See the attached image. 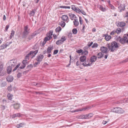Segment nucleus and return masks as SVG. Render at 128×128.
<instances>
[{
    "instance_id": "aec40b11",
    "label": "nucleus",
    "mask_w": 128,
    "mask_h": 128,
    "mask_svg": "<svg viewBox=\"0 0 128 128\" xmlns=\"http://www.w3.org/2000/svg\"><path fill=\"white\" fill-rule=\"evenodd\" d=\"M89 109V108H88L86 107L85 108H83L81 110L77 109V110H75L74 111H73V112H78L79 111L84 110H86V109Z\"/></svg>"
},
{
    "instance_id": "09e8293b",
    "label": "nucleus",
    "mask_w": 128,
    "mask_h": 128,
    "mask_svg": "<svg viewBox=\"0 0 128 128\" xmlns=\"http://www.w3.org/2000/svg\"><path fill=\"white\" fill-rule=\"evenodd\" d=\"M26 66L25 65H24L23 64L22 66L20 67L19 68H18V70H19V69H23Z\"/></svg>"
},
{
    "instance_id": "69168bd1",
    "label": "nucleus",
    "mask_w": 128,
    "mask_h": 128,
    "mask_svg": "<svg viewBox=\"0 0 128 128\" xmlns=\"http://www.w3.org/2000/svg\"><path fill=\"white\" fill-rule=\"evenodd\" d=\"M84 115V119H88V116L87 115V114H86V115Z\"/></svg>"
},
{
    "instance_id": "4468645a",
    "label": "nucleus",
    "mask_w": 128,
    "mask_h": 128,
    "mask_svg": "<svg viewBox=\"0 0 128 128\" xmlns=\"http://www.w3.org/2000/svg\"><path fill=\"white\" fill-rule=\"evenodd\" d=\"M100 49L103 53H106L107 52L108 48L104 46H102L101 47Z\"/></svg>"
},
{
    "instance_id": "a878e982",
    "label": "nucleus",
    "mask_w": 128,
    "mask_h": 128,
    "mask_svg": "<svg viewBox=\"0 0 128 128\" xmlns=\"http://www.w3.org/2000/svg\"><path fill=\"white\" fill-rule=\"evenodd\" d=\"M24 123H20L19 124H17L16 126V127L17 128H19L22 127L24 125Z\"/></svg>"
},
{
    "instance_id": "f704fd0d",
    "label": "nucleus",
    "mask_w": 128,
    "mask_h": 128,
    "mask_svg": "<svg viewBox=\"0 0 128 128\" xmlns=\"http://www.w3.org/2000/svg\"><path fill=\"white\" fill-rule=\"evenodd\" d=\"M62 30L61 27L60 26L58 27L56 29V32H59Z\"/></svg>"
},
{
    "instance_id": "774afa93",
    "label": "nucleus",
    "mask_w": 128,
    "mask_h": 128,
    "mask_svg": "<svg viewBox=\"0 0 128 128\" xmlns=\"http://www.w3.org/2000/svg\"><path fill=\"white\" fill-rule=\"evenodd\" d=\"M36 35V32H34L31 36L32 37L31 38H32L34 36H35Z\"/></svg>"
},
{
    "instance_id": "20e7f679",
    "label": "nucleus",
    "mask_w": 128,
    "mask_h": 128,
    "mask_svg": "<svg viewBox=\"0 0 128 128\" xmlns=\"http://www.w3.org/2000/svg\"><path fill=\"white\" fill-rule=\"evenodd\" d=\"M112 111L117 113H123L124 112V110L122 108L118 107H116L112 110Z\"/></svg>"
},
{
    "instance_id": "680f3d73",
    "label": "nucleus",
    "mask_w": 128,
    "mask_h": 128,
    "mask_svg": "<svg viewBox=\"0 0 128 128\" xmlns=\"http://www.w3.org/2000/svg\"><path fill=\"white\" fill-rule=\"evenodd\" d=\"M109 120H108L107 121H104V120H103V122H102V123L103 124H105L107 123V122H108L109 121Z\"/></svg>"
},
{
    "instance_id": "9b49d317",
    "label": "nucleus",
    "mask_w": 128,
    "mask_h": 128,
    "mask_svg": "<svg viewBox=\"0 0 128 128\" xmlns=\"http://www.w3.org/2000/svg\"><path fill=\"white\" fill-rule=\"evenodd\" d=\"M125 5L124 4H121L118 7V8L120 10V12L124 10L125 8Z\"/></svg>"
},
{
    "instance_id": "338daca9",
    "label": "nucleus",
    "mask_w": 128,
    "mask_h": 128,
    "mask_svg": "<svg viewBox=\"0 0 128 128\" xmlns=\"http://www.w3.org/2000/svg\"><path fill=\"white\" fill-rule=\"evenodd\" d=\"M89 47L88 46H86L84 47V50H87V49H88Z\"/></svg>"
},
{
    "instance_id": "4be33fe9",
    "label": "nucleus",
    "mask_w": 128,
    "mask_h": 128,
    "mask_svg": "<svg viewBox=\"0 0 128 128\" xmlns=\"http://www.w3.org/2000/svg\"><path fill=\"white\" fill-rule=\"evenodd\" d=\"M12 67H11L10 66H9L8 67L7 70V73L9 74H10L12 70Z\"/></svg>"
},
{
    "instance_id": "603ef678",
    "label": "nucleus",
    "mask_w": 128,
    "mask_h": 128,
    "mask_svg": "<svg viewBox=\"0 0 128 128\" xmlns=\"http://www.w3.org/2000/svg\"><path fill=\"white\" fill-rule=\"evenodd\" d=\"M87 115L88 116V118H89L92 117L93 116V114H87Z\"/></svg>"
},
{
    "instance_id": "c756f323",
    "label": "nucleus",
    "mask_w": 128,
    "mask_h": 128,
    "mask_svg": "<svg viewBox=\"0 0 128 128\" xmlns=\"http://www.w3.org/2000/svg\"><path fill=\"white\" fill-rule=\"evenodd\" d=\"M15 32L13 30H12L11 31V33L10 36V39H11L14 36V34Z\"/></svg>"
},
{
    "instance_id": "0e129e2a",
    "label": "nucleus",
    "mask_w": 128,
    "mask_h": 128,
    "mask_svg": "<svg viewBox=\"0 0 128 128\" xmlns=\"http://www.w3.org/2000/svg\"><path fill=\"white\" fill-rule=\"evenodd\" d=\"M9 25H7L6 26L5 28V30L6 31H7L9 27Z\"/></svg>"
},
{
    "instance_id": "c9c22d12",
    "label": "nucleus",
    "mask_w": 128,
    "mask_h": 128,
    "mask_svg": "<svg viewBox=\"0 0 128 128\" xmlns=\"http://www.w3.org/2000/svg\"><path fill=\"white\" fill-rule=\"evenodd\" d=\"M8 99L10 100H11L12 99L13 95L10 94H8Z\"/></svg>"
},
{
    "instance_id": "bb28decb",
    "label": "nucleus",
    "mask_w": 128,
    "mask_h": 128,
    "mask_svg": "<svg viewBox=\"0 0 128 128\" xmlns=\"http://www.w3.org/2000/svg\"><path fill=\"white\" fill-rule=\"evenodd\" d=\"M105 38L106 41H108L111 38V36H110L106 35L105 36Z\"/></svg>"
},
{
    "instance_id": "5fc2aeb1",
    "label": "nucleus",
    "mask_w": 128,
    "mask_h": 128,
    "mask_svg": "<svg viewBox=\"0 0 128 128\" xmlns=\"http://www.w3.org/2000/svg\"><path fill=\"white\" fill-rule=\"evenodd\" d=\"M8 89L9 91H10L12 90V86L10 85L8 87Z\"/></svg>"
},
{
    "instance_id": "6e6552de",
    "label": "nucleus",
    "mask_w": 128,
    "mask_h": 128,
    "mask_svg": "<svg viewBox=\"0 0 128 128\" xmlns=\"http://www.w3.org/2000/svg\"><path fill=\"white\" fill-rule=\"evenodd\" d=\"M44 57L43 55L40 54L36 56V60L38 62H40L42 61Z\"/></svg>"
},
{
    "instance_id": "13d9d810",
    "label": "nucleus",
    "mask_w": 128,
    "mask_h": 128,
    "mask_svg": "<svg viewBox=\"0 0 128 128\" xmlns=\"http://www.w3.org/2000/svg\"><path fill=\"white\" fill-rule=\"evenodd\" d=\"M93 42H92L88 43V45L89 47H90L92 44Z\"/></svg>"
},
{
    "instance_id": "7c9ffc66",
    "label": "nucleus",
    "mask_w": 128,
    "mask_h": 128,
    "mask_svg": "<svg viewBox=\"0 0 128 128\" xmlns=\"http://www.w3.org/2000/svg\"><path fill=\"white\" fill-rule=\"evenodd\" d=\"M88 54V52L87 50H84L82 51V54L87 55Z\"/></svg>"
},
{
    "instance_id": "423d86ee",
    "label": "nucleus",
    "mask_w": 128,
    "mask_h": 128,
    "mask_svg": "<svg viewBox=\"0 0 128 128\" xmlns=\"http://www.w3.org/2000/svg\"><path fill=\"white\" fill-rule=\"evenodd\" d=\"M16 60L12 59L9 61L8 62V64L9 66L12 68L16 65Z\"/></svg>"
},
{
    "instance_id": "4c0bfd02",
    "label": "nucleus",
    "mask_w": 128,
    "mask_h": 128,
    "mask_svg": "<svg viewBox=\"0 0 128 128\" xmlns=\"http://www.w3.org/2000/svg\"><path fill=\"white\" fill-rule=\"evenodd\" d=\"M6 85V84L5 82H2L0 85L1 87L5 86Z\"/></svg>"
},
{
    "instance_id": "7ed1b4c3",
    "label": "nucleus",
    "mask_w": 128,
    "mask_h": 128,
    "mask_svg": "<svg viewBox=\"0 0 128 128\" xmlns=\"http://www.w3.org/2000/svg\"><path fill=\"white\" fill-rule=\"evenodd\" d=\"M107 47L111 52H114L117 48L118 47L117 43L114 41L112 42L111 44H107Z\"/></svg>"
},
{
    "instance_id": "5701e85b",
    "label": "nucleus",
    "mask_w": 128,
    "mask_h": 128,
    "mask_svg": "<svg viewBox=\"0 0 128 128\" xmlns=\"http://www.w3.org/2000/svg\"><path fill=\"white\" fill-rule=\"evenodd\" d=\"M47 36L46 37L44 40L45 42H47L48 40H50L52 38V37L50 36Z\"/></svg>"
},
{
    "instance_id": "1a4fd4ad",
    "label": "nucleus",
    "mask_w": 128,
    "mask_h": 128,
    "mask_svg": "<svg viewBox=\"0 0 128 128\" xmlns=\"http://www.w3.org/2000/svg\"><path fill=\"white\" fill-rule=\"evenodd\" d=\"M4 65L2 63H0V76H2L4 75V73L2 70Z\"/></svg>"
},
{
    "instance_id": "2f4dec72",
    "label": "nucleus",
    "mask_w": 128,
    "mask_h": 128,
    "mask_svg": "<svg viewBox=\"0 0 128 128\" xmlns=\"http://www.w3.org/2000/svg\"><path fill=\"white\" fill-rule=\"evenodd\" d=\"M60 7L61 8H68L70 9V7L69 6H60Z\"/></svg>"
},
{
    "instance_id": "72a5a7b5",
    "label": "nucleus",
    "mask_w": 128,
    "mask_h": 128,
    "mask_svg": "<svg viewBox=\"0 0 128 128\" xmlns=\"http://www.w3.org/2000/svg\"><path fill=\"white\" fill-rule=\"evenodd\" d=\"M63 43L62 42L61 40H60L56 41V44L58 45H60L61 44H62Z\"/></svg>"
},
{
    "instance_id": "a18cd8bd",
    "label": "nucleus",
    "mask_w": 128,
    "mask_h": 128,
    "mask_svg": "<svg viewBox=\"0 0 128 128\" xmlns=\"http://www.w3.org/2000/svg\"><path fill=\"white\" fill-rule=\"evenodd\" d=\"M98 46V44L96 43H94L92 46V48H96Z\"/></svg>"
},
{
    "instance_id": "393cba45",
    "label": "nucleus",
    "mask_w": 128,
    "mask_h": 128,
    "mask_svg": "<svg viewBox=\"0 0 128 128\" xmlns=\"http://www.w3.org/2000/svg\"><path fill=\"white\" fill-rule=\"evenodd\" d=\"M103 56V54L102 52H100L98 53L97 55V58H102Z\"/></svg>"
},
{
    "instance_id": "e433bc0d",
    "label": "nucleus",
    "mask_w": 128,
    "mask_h": 128,
    "mask_svg": "<svg viewBox=\"0 0 128 128\" xmlns=\"http://www.w3.org/2000/svg\"><path fill=\"white\" fill-rule=\"evenodd\" d=\"M53 31H50L49 33L46 34V36H50L52 37V35Z\"/></svg>"
},
{
    "instance_id": "dca6fc26",
    "label": "nucleus",
    "mask_w": 128,
    "mask_h": 128,
    "mask_svg": "<svg viewBox=\"0 0 128 128\" xmlns=\"http://www.w3.org/2000/svg\"><path fill=\"white\" fill-rule=\"evenodd\" d=\"M13 77L12 76H10L7 77L6 78L8 82H12L13 80Z\"/></svg>"
},
{
    "instance_id": "6e6d98bb",
    "label": "nucleus",
    "mask_w": 128,
    "mask_h": 128,
    "mask_svg": "<svg viewBox=\"0 0 128 128\" xmlns=\"http://www.w3.org/2000/svg\"><path fill=\"white\" fill-rule=\"evenodd\" d=\"M123 101L125 103H128V98H127L124 100Z\"/></svg>"
},
{
    "instance_id": "f03ea898",
    "label": "nucleus",
    "mask_w": 128,
    "mask_h": 128,
    "mask_svg": "<svg viewBox=\"0 0 128 128\" xmlns=\"http://www.w3.org/2000/svg\"><path fill=\"white\" fill-rule=\"evenodd\" d=\"M115 40L122 44L126 43L128 44V33L126 35H124L123 38H121L119 36H116L115 38Z\"/></svg>"
},
{
    "instance_id": "a19ab883",
    "label": "nucleus",
    "mask_w": 128,
    "mask_h": 128,
    "mask_svg": "<svg viewBox=\"0 0 128 128\" xmlns=\"http://www.w3.org/2000/svg\"><path fill=\"white\" fill-rule=\"evenodd\" d=\"M20 64H18L14 68L13 70V71L14 72L16 70L17 68L19 67L20 66Z\"/></svg>"
},
{
    "instance_id": "39448f33",
    "label": "nucleus",
    "mask_w": 128,
    "mask_h": 128,
    "mask_svg": "<svg viewBox=\"0 0 128 128\" xmlns=\"http://www.w3.org/2000/svg\"><path fill=\"white\" fill-rule=\"evenodd\" d=\"M30 30V29L28 28V25H26L24 27V31L22 33L23 38H25L29 33Z\"/></svg>"
},
{
    "instance_id": "bf43d9fd",
    "label": "nucleus",
    "mask_w": 128,
    "mask_h": 128,
    "mask_svg": "<svg viewBox=\"0 0 128 128\" xmlns=\"http://www.w3.org/2000/svg\"><path fill=\"white\" fill-rule=\"evenodd\" d=\"M115 33H116V32L115 30L111 32L110 33V34L111 35H113L115 34Z\"/></svg>"
},
{
    "instance_id": "3c124183",
    "label": "nucleus",
    "mask_w": 128,
    "mask_h": 128,
    "mask_svg": "<svg viewBox=\"0 0 128 128\" xmlns=\"http://www.w3.org/2000/svg\"><path fill=\"white\" fill-rule=\"evenodd\" d=\"M79 21L80 24L81 25L82 23L83 20L82 18L80 17H79Z\"/></svg>"
},
{
    "instance_id": "e2e57ef3",
    "label": "nucleus",
    "mask_w": 128,
    "mask_h": 128,
    "mask_svg": "<svg viewBox=\"0 0 128 128\" xmlns=\"http://www.w3.org/2000/svg\"><path fill=\"white\" fill-rule=\"evenodd\" d=\"M80 13H81L84 15H86V13L84 10H81Z\"/></svg>"
},
{
    "instance_id": "de8ad7c7",
    "label": "nucleus",
    "mask_w": 128,
    "mask_h": 128,
    "mask_svg": "<svg viewBox=\"0 0 128 128\" xmlns=\"http://www.w3.org/2000/svg\"><path fill=\"white\" fill-rule=\"evenodd\" d=\"M76 8H77L74 5H72V9L74 10L75 11Z\"/></svg>"
},
{
    "instance_id": "ea45409f",
    "label": "nucleus",
    "mask_w": 128,
    "mask_h": 128,
    "mask_svg": "<svg viewBox=\"0 0 128 128\" xmlns=\"http://www.w3.org/2000/svg\"><path fill=\"white\" fill-rule=\"evenodd\" d=\"M40 83H36L34 82L32 83V85L33 86H40Z\"/></svg>"
},
{
    "instance_id": "864d4df0",
    "label": "nucleus",
    "mask_w": 128,
    "mask_h": 128,
    "mask_svg": "<svg viewBox=\"0 0 128 128\" xmlns=\"http://www.w3.org/2000/svg\"><path fill=\"white\" fill-rule=\"evenodd\" d=\"M83 50L82 49H80L79 50H78L76 51V52L78 54H80L81 53H82V52Z\"/></svg>"
},
{
    "instance_id": "b1692460",
    "label": "nucleus",
    "mask_w": 128,
    "mask_h": 128,
    "mask_svg": "<svg viewBox=\"0 0 128 128\" xmlns=\"http://www.w3.org/2000/svg\"><path fill=\"white\" fill-rule=\"evenodd\" d=\"M69 15L71 19L72 20H73L74 19V18L75 16V14H73L70 13L69 14Z\"/></svg>"
},
{
    "instance_id": "f8f14e48",
    "label": "nucleus",
    "mask_w": 128,
    "mask_h": 128,
    "mask_svg": "<svg viewBox=\"0 0 128 128\" xmlns=\"http://www.w3.org/2000/svg\"><path fill=\"white\" fill-rule=\"evenodd\" d=\"M98 7L100 10L103 12L106 11L107 10V8L106 9L105 8H104L102 6L100 5H98Z\"/></svg>"
},
{
    "instance_id": "4d7b16f0",
    "label": "nucleus",
    "mask_w": 128,
    "mask_h": 128,
    "mask_svg": "<svg viewBox=\"0 0 128 128\" xmlns=\"http://www.w3.org/2000/svg\"><path fill=\"white\" fill-rule=\"evenodd\" d=\"M58 50H54V54H56L58 52Z\"/></svg>"
},
{
    "instance_id": "c03bdc74",
    "label": "nucleus",
    "mask_w": 128,
    "mask_h": 128,
    "mask_svg": "<svg viewBox=\"0 0 128 128\" xmlns=\"http://www.w3.org/2000/svg\"><path fill=\"white\" fill-rule=\"evenodd\" d=\"M72 32L74 34H76L77 33V30L76 29L74 28L73 29Z\"/></svg>"
},
{
    "instance_id": "412c9836",
    "label": "nucleus",
    "mask_w": 128,
    "mask_h": 128,
    "mask_svg": "<svg viewBox=\"0 0 128 128\" xmlns=\"http://www.w3.org/2000/svg\"><path fill=\"white\" fill-rule=\"evenodd\" d=\"M73 23L74 25L76 26H78L79 24V23L78 21V20L76 19L75 20H74L73 21Z\"/></svg>"
},
{
    "instance_id": "cd10ccee",
    "label": "nucleus",
    "mask_w": 128,
    "mask_h": 128,
    "mask_svg": "<svg viewBox=\"0 0 128 128\" xmlns=\"http://www.w3.org/2000/svg\"><path fill=\"white\" fill-rule=\"evenodd\" d=\"M53 49V47H48L47 48V52L48 53H50L51 51V50Z\"/></svg>"
},
{
    "instance_id": "0eeeda50",
    "label": "nucleus",
    "mask_w": 128,
    "mask_h": 128,
    "mask_svg": "<svg viewBox=\"0 0 128 128\" xmlns=\"http://www.w3.org/2000/svg\"><path fill=\"white\" fill-rule=\"evenodd\" d=\"M92 64L89 59H87L86 60V61L82 64L84 66H91Z\"/></svg>"
},
{
    "instance_id": "79ce46f5",
    "label": "nucleus",
    "mask_w": 128,
    "mask_h": 128,
    "mask_svg": "<svg viewBox=\"0 0 128 128\" xmlns=\"http://www.w3.org/2000/svg\"><path fill=\"white\" fill-rule=\"evenodd\" d=\"M20 64H18L14 68L13 70V71L14 72L16 70L17 68L19 67L20 66Z\"/></svg>"
},
{
    "instance_id": "6ab92c4d",
    "label": "nucleus",
    "mask_w": 128,
    "mask_h": 128,
    "mask_svg": "<svg viewBox=\"0 0 128 128\" xmlns=\"http://www.w3.org/2000/svg\"><path fill=\"white\" fill-rule=\"evenodd\" d=\"M14 109H18L20 107V105L18 104H14Z\"/></svg>"
},
{
    "instance_id": "ddd939ff",
    "label": "nucleus",
    "mask_w": 128,
    "mask_h": 128,
    "mask_svg": "<svg viewBox=\"0 0 128 128\" xmlns=\"http://www.w3.org/2000/svg\"><path fill=\"white\" fill-rule=\"evenodd\" d=\"M97 58V57L95 56H92L89 59L91 62L92 64L94 62H95Z\"/></svg>"
},
{
    "instance_id": "f257e3e1",
    "label": "nucleus",
    "mask_w": 128,
    "mask_h": 128,
    "mask_svg": "<svg viewBox=\"0 0 128 128\" xmlns=\"http://www.w3.org/2000/svg\"><path fill=\"white\" fill-rule=\"evenodd\" d=\"M38 52V50H36L34 51H32L30 52V53L27 54L25 56V60H23V64L26 66V64H27L28 63V61L27 60H29L30 58H32L35 56Z\"/></svg>"
},
{
    "instance_id": "052dcab7",
    "label": "nucleus",
    "mask_w": 128,
    "mask_h": 128,
    "mask_svg": "<svg viewBox=\"0 0 128 128\" xmlns=\"http://www.w3.org/2000/svg\"><path fill=\"white\" fill-rule=\"evenodd\" d=\"M80 64H82L81 63L79 62V61H77L76 63V64L77 66H78L80 65Z\"/></svg>"
},
{
    "instance_id": "58836bf2",
    "label": "nucleus",
    "mask_w": 128,
    "mask_h": 128,
    "mask_svg": "<svg viewBox=\"0 0 128 128\" xmlns=\"http://www.w3.org/2000/svg\"><path fill=\"white\" fill-rule=\"evenodd\" d=\"M109 6L111 9L112 10H115L116 9V8L112 4H110V5Z\"/></svg>"
},
{
    "instance_id": "37998d69",
    "label": "nucleus",
    "mask_w": 128,
    "mask_h": 128,
    "mask_svg": "<svg viewBox=\"0 0 128 128\" xmlns=\"http://www.w3.org/2000/svg\"><path fill=\"white\" fill-rule=\"evenodd\" d=\"M60 40H61L62 42L63 43L64 41H65L66 40V38L64 36H62Z\"/></svg>"
},
{
    "instance_id": "2eb2a0df",
    "label": "nucleus",
    "mask_w": 128,
    "mask_h": 128,
    "mask_svg": "<svg viewBox=\"0 0 128 128\" xmlns=\"http://www.w3.org/2000/svg\"><path fill=\"white\" fill-rule=\"evenodd\" d=\"M86 57L84 56H81L80 58V62H84L86 61Z\"/></svg>"
},
{
    "instance_id": "c85d7f7f",
    "label": "nucleus",
    "mask_w": 128,
    "mask_h": 128,
    "mask_svg": "<svg viewBox=\"0 0 128 128\" xmlns=\"http://www.w3.org/2000/svg\"><path fill=\"white\" fill-rule=\"evenodd\" d=\"M35 10H33L30 12L29 15L30 16H34V15L35 14L34 11Z\"/></svg>"
},
{
    "instance_id": "8fccbe9b",
    "label": "nucleus",
    "mask_w": 128,
    "mask_h": 128,
    "mask_svg": "<svg viewBox=\"0 0 128 128\" xmlns=\"http://www.w3.org/2000/svg\"><path fill=\"white\" fill-rule=\"evenodd\" d=\"M81 10L78 8H77L75 11L77 13H80Z\"/></svg>"
},
{
    "instance_id": "9d476101",
    "label": "nucleus",
    "mask_w": 128,
    "mask_h": 128,
    "mask_svg": "<svg viewBox=\"0 0 128 128\" xmlns=\"http://www.w3.org/2000/svg\"><path fill=\"white\" fill-rule=\"evenodd\" d=\"M62 18L64 21L67 22H68L69 21L68 17L66 15H62Z\"/></svg>"
},
{
    "instance_id": "49530a36",
    "label": "nucleus",
    "mask_w": 128,
    "mask_h": 128,
    "mask_svg": "<svg viewBox=\"0 0 128 128\" xmlns=\"http://www.w3.org/2000/svg\"><path fill=\"white\" fill-rule=\"evenodd\" d=\"M66 25V23L65 22H62L60 24L61 26L62 27H64Z\"/></svg>"
},
{
    "instance_id": "a211bd4d",
    "label": "nucleus",
    "mask_w": 128,
    "mask_h": 128,
    "mask_svg": "<svg viewBox=\"0 0 128 128\" xmlns=\"http://www.w3.org/2000/svg\"><path fill=\"white\" fill-rule=\"evenodd\" d=\"M126 24L124 22H121L118 23V25L121 27H123L125 26Z\"/></svg>"
},
{
    "instance_id": "f3484780",
    "label": "nucleus",
    "mask_w": 128,
    "mask_h": 128,
    "mask_svg": "<svg viewBox=\"0 0 128 128\" xmlns=\"http://www.w3.org/2000/svg\"><path fill=\"white\" fill-rule=\"evenodd\" d=\"M22 115V114L20 113H16L13 114L12 116V117L13 118H14L17 117L21 116Z\"/></svg>"
},
{
    "instance_id": "473e14b6",
    "label": "nucleus",
    "mask_w": 128,
    "mask_h": 128,
    "mask_svg": "<svg viewBox=\"0 0 128 128\" xmlns=\"http://www.w3.org/2000/svg\"><path fill=\"white\" fill-rule=\"evenodd\" d=\"M116 33L117 34L120 33L121 32V29L119 28H117L116 30H115Z\"/></svg>"
}]
</instances>
